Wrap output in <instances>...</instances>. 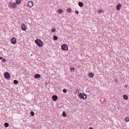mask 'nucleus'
<instances>
[{
	"label": "nucleus",
	"instance_id": "obj_1",
	"mask_svg": "<svg viewBox=\"0 0 129 129\" xmlns=\"http://www.w3.org/2000/svg\"><path fill=\"white\" fill-rule=\"evenodd\" d=\"M35 42L37 45L39 47H41L43 46V43L41 40L37 39L35 41Z\"/></svg>",
	"mask_w": 129,
	"mask_h": 129
},
{
	"label": "nucleus",
	"instance_id": "obj_2",
	"mask_svg": "<svg viewBox=\"0 0 129 129\" xmlns=\"http://www.w3.org/2000/svg\"><path fill=\"white\" fill-rule=\"evenodd\" d=\"M17 5L15 3H12L10 2L9 5V7L11 9H16V8Z\"/></svg>",
	"mask_w": 129,
	"mask_h": 129
},
{
	"label": "nucleus",
	"instance_id": "obj_3",
	"mask_svg": "<svg viewBox=\"0 0 129 129\" xmlns=\"http://www.w3.org/2000/svg\"><path fill=\"white\" fill-rule=\"evenodd\" d=\"M79 96L80 99H86L87 98L86 95L83 93L81 94L80 93L79 95Z\"/></svg>",
	"mask_w": 129,
	"mask_h": 129
},
{
	"label": "nucleus",
	"instance_id": "obj_4",
	"mask_svg": "<svg viewBox=\"0 0 129 129\" xmlns=\"http://www.w3.org/2000/svg\"><path fill=\"white\" fill-rule=\"evenodd\" d=\"M4 76L5 78L7 79H9L10 77V75L9 73L7 72H6L4 73Z\"/></svg>",
	"mask_w": 129,
	"mask_h": 129
},
{
	"label": "nucleus",
	"instance_id": "obj_5",
	"mask_svg": "<svg viewBox=\"0 0 129 129\" xmlns=\"http://www.w3.org/2000/svg\"><path fill=\"white\" fill-rule=\"evenodd\" d=\"M61 49L63 50L67 51L68 49V46L65 44H63L61 46Z\"/></svg>",
	"mask_w": 129,
	"mask_h": 129
},
{
	"label": "nucleus",
	"instance_id": "obj_6",
	"mask_svg": "<svg viewBox=\"0 0 129 129\" xmlns=\"http://www.w3.org/2000/svg\"><path fill=\"white\" fill-rule=\"evenodd\" d=\"M21 28L22 30L24 31L26 30V28L25 25L24 23H22L21 25Z\"/></svg>",
	"mask_w": 129,
	"mask_h": 129
},
{
	"label": "nucleus",
	"instance_id": "obj_7",
	"mask_svg": "<svg viewBox=\"0 0 129 129\" xmlns=\"http://www.w3.org/2000/svg\"><path fill=\"white\" fill-rule=\"evenodd\" d=\"M27 6L29 7H32L33 5V3L31 1H29L28 2Z\"/></svg>",
	"mask_w": 129,
	"mask_h": 129
},
{
	"label": "nucleus",
	"instance_id": "obj_8",
	"mask_svg": "<svg viewBox=\"0 0 129 129\" xmlns=\"http://www.w3.org/2000/svg\"><path fill=\"white\" fill-rule=\"evenodd\" d=\"M11 42L13 44H15L16 42V40L15 38L14 37L11 40Z\"/></svg>",
	"mask_w": 129,
	"mask_h": 129
},
{
	"label": "nucleus",
	"instance_id": "obj_9",
	"mask_svg": "<svg viewBox=\"0 0 129 129\" xmlns=\"http://www.w3.org/2000/svg\"><path fill=\"white\" fill-rule=\"evenodd\" d=\"M57 96L56 95H53L52 96V99L53 101H55L57 99Z\"/></svg>",
	"mask_w": 129,
	"mask_h": 129
},
{
	"label": "nucleus",
	"instance_id": "obj_10",
	"mask_svg": "<svg viewBox=\"0 0 129 129\" xmlns=\"http://www.w3.org/2000/svg\"><path fill=\"white\" fill-rule=\"evenodd\" d=\"M121 6L120 4H118L116 7V9L117 10H119L120 9V7Z\"/></svg>",
	"mask_w": 129,
	"mask_h": 129
},
{
	"label": "nucleus",
	"instance_id": "obj_11",
	"mask_svg": "<svg viewBox=\"0 0 129 129\" xmlns=\"http://www.w3.org/2000/svg\"><path fill=\"white\" fill-rule=\"evenodd\" d=\"M41 77L40 75L39 74H36L34 76V77L36 78H38Z\"/></svg>",
	"mask_w": 129,
	"mask_h": 129
},
{
	"label": "nucleus",
	"instance_id": "obj_12",
	"mask_svg": "<svg viewBox=\"0 0 129 129\" xmlns=\"http://www.w3.org/2000/svg\"><path fill=\"white\" fill-rule=\"evenodd\" d=\"M78 5L80 7H82L83 5V3L81 2H79L78 3Z\"/></svg>",
	"mask_w": 129,
	"mask_h": 129
},
{
	"label": "nucleus",
	"instance_id": "obj_13",
	"mask_svg": "<svg viewBox=\"0 0 129 129\" xmlns=\"http://www.w3.org/2000/svg\"><path fill=\"white\" fill-rule=\"evenodd\" d=\"M89 76L91 78H93L94 76V74L93 73H89Z\"/></svg>",
	"mask_w": 129,
	"mask_h": 129
},
{
	"label": "nucleus",
	"instance_id": "obj_14",
	"mask_svg": "<svg viewBox=\"0 0 129 129\" xmlns=\"http://www.w3.org/2000/svg\"><path fill=\"white\" fill-rule=\"evenodd\" d=\"M123 98L125 100H127L128 99V96L126 95H123Z\"/></svg>",
	"mask_w": 129,
	"mask_h": 129
},
{
	"label": "nucleus",
	"instance_id": "obj_15",
	"mask_svg": "<svg viewBox=\"0 0 129 129\" xmlns=\"http://www.w3.org/2000/svg\"><path fill=\"white\" fill-rule=\"evenodd\" d=\"M67 11L68 12H70V13H71V8H69L68 9H67Z\"/></svg>",
	"mask_w": 129,
	"mask_h": 129
},
{
	"label": "nucleus",
	"instance_id": "obj_16",
	"mask_svg": "<svg viewBox=\"0 0 129 129\" xmlns=\"http://www.w3.org/2000/svg\"><path fill=\"white\" fill-rule=\"evenodd\" d=\"M16 3L17 4H19L21 3V1L20 0H16Z\"/></svg>",
	"mask_w": 129,
	"mask_h": 129
},
{
	"label": "nucleus",
	"instance_id": "obj_17",
	"mask_svg": "<svg viewBox=\"0 0 129 129\" xmlns=\"http://www.w3.org/2000/svg\"><path fill=\"white\" fill-rule=\"evenodd\" d=\"M62 115L64 117H66V114L64 111H63L62 112Z\"/></svg>",
	"mask_w": 129,
	"mask_h": 129
},
{
	"label": "nucleus",
	"instance_id": "obj_18",
	"mask_svg": "<svg viewBox=\"0 0 129 129\" xmlns=\"http://www.w3.org/2000/svg\"><path fill=\"white\" fill-rule=\"evenodd\" d=\"M58 12L60 14H61L63 12V11L61 9H60L58 10Z\"/></svg>",
	"mask_w": 129,
	"mask_h": 129
},
{
	"label": "nucleus",
	"instance_id": "obj_19",
	"mask_svg": "<svg viewBox=\"0 0 129 129\" xmlns=\"http://www.w3.org/2000/svg\"><path fill=\"white\" fill-rule=\"evenodd\" d=\"M53 38L54 40H56L58 39L57 37L56 36H54L53 37Z\"/></svg>",
	"mask_w": 129,
	"mask_h": 129
},
{
	"label": "nucleus",
	"instance_id": "obj_20",
	"mask_svg": "<svg viewBox=\"0 0 129 129\" xmlns=\"http://www.w3.org/2000/svg\"><path fill=\"white\" fill-rule=\"evenodd\" d=\"M4 125L6 127H7L9 126V124L8 123L6 122L5 123Z\"/></svg>",
	"mask_w": 129,
	"mask_h": 129
},
{
	"label": "nucleus",
	"instance_id": "obj_21",
	"mask_svg": "<svg viewBox=\"0 0 129 129\" xmlns=\"http://www.w3.org/2000/svg\"><path fill=\"white\" fill-rule=\"evenodd\" d=\"M18 81L16 80H15L14 81V83L15 84H17L18 83Z\"/></svg>",
	"mask_w": 129,
	"mask_h": 129
},
{
	"label": "nucleus",
	"instance_id": "obj_22",
	"mask_svg": "<svg viewBox=\"0 0 129 129\" xmlns=\"http://www.w3.org/2000/svg\"><path fill=\"white\" fill-rule=\"evenodd\" d=\"M125 120L126 122L129 121V118L128 117H126L125 118Z\"/></svg>",
	"mask_w": 129,
	"mask_h": 129
},
{
	"label": "nucleus",
	"instance_id": "obj_23",
	"mask_svg": "<svg viewBox=\"0 0 129 129\" xmlns=\"http://www.w3.org/2000/svg\"><path fill=\"white\" fill-rule=\"evenodd\" d=\"M30 114H31V115L32 116H34V112L33 111H31V112H30Z\"/></svg>",
	"mask_w": 129,
	"mask_h": 129
},
{
	"label": "nucleus",
	"instance_id": "obj_24",
	"mask_svg": "<svg viewBox=\"0 0 129 129\" xmlns=\"http://www.w3.org/2000/svg\"><path fill=\"white\" fill-rule=\"evenodd\" d=\"M71 71L72 72H74V69L73 68H71L70 69Z\"/></svg>",
	"mask_w": 129,
	"mask_h": 129
},
{
	"label": "nucleus",
	"instance_id": "obj_25",
	"mask_svg": "<svg viewBox=\"0 0 129 129\" xmlns=\"http://www.w3.org/2000/svg\"><path fill=\"white\" fill-rule=\"evenodd\" d=\"M56 31V30L55 29V28H54L53 29H52L51 31L52 33H54Z\"/></svg>",
	"mask_w": 129,
	"mask_h": 129
},
{
	"label": "nucleus",
	"instance_id": "obj_26",
	"mask_svg": "<svg viewBox=\"0 0 129 129\" xmlns=\"http://www.w3.org/2000/svg\"><path fill=\"white\" fill-rule=\"evenodd\" d=\"M63 91L64 93H66L67 91V90L66 89H63Z\"/></svg>",
	"mask_w": 129,
	"mask_h": 129
},
{
	"label": "nucleus",
	"instance_id": "obj_27",
	"mask_svg": "<svg viewBox=\"0 0 129 129\" xmlns=\"http://www.w3.org/2000/svg\"><path fill=\"white\" fill-rule=\"evenodd\" d=\"M76 93L78 94H79V90H77L76 91Z\"/></svg>",
	"mask_w": 129,
	"mask_h": 129
},
{
	"label": "nucleus",
	"instance_id": "obj_28",
	"mask_svg": "<svg viewBox=\"0 0 129 129\" xmlns=\"http://www.w3.org/2000/svg\"><path fill=\"white\" fill-rule=\"evenodd\" d=\"M79 12L77 10H76L75 11V13L76 14H79Z\"/></svg>",
	"mask_w": 129,
	"mask_h": 129
},
{
	"label": "nucleus",
	"instance_id": "obj_29",
	"mask_svg": "<svg viewBox=\"0 0 129 129\" xmlns=\"http://www.w3.org/2000/svg\"><path fill=\"white\" fill-rule=\"evenodd\" d=\"M98 13H102V10H99L98 12Z\"/></svg>",
	"mask_w": 129,
	"mask_h": 129
},
{
	"label": "nucleus",
	"instance_id": "obj_30",
	"mask_svg": "<svg viewBox=\"0 0 129 129\" xmlns=\"http://www.w3.org/2000/svg\"><path fill=\"white\" fill-rule=\"evenodd\" d=\"M2 61L3 62H5V61H6V60L5 59H3L2 60Z\"/></svg>",
	"mask_w": 129,
	"mask_h": 129
},
{
	"label": "nucleus",
	"instance_id": "obj_31",
	"mask_svg": "<svg viewBox=\"0 0 129 129\" xmlns=\"http://www.w3.org/2000/svg\"><path fill=\"white\" fill-rule=\"evenodd\" d=\"M2 59H3V58L2 57H0V60Z\"/></svg>",
	"mask_w": 129,
	"mask_h": 129
},
{
	"label": "nucleus",
	"instance_id": "obj_32",
	"mask_svg": "<svg viewBox=\"0 0 129 129\" xmlns=\"http://www.w3.org/2000/svg\"><path fill=\"white\" fill-rule=\"evenodd\" d=\"M125 87L126 88H127V85H125Z\"/></svg>",
	"mask_w": 129,
	"mask_h": 129
},
{
	"label": "nucleus",
	"instance_id": "obj_33",
	"mask_svg": "<svg viewBox=\"0 0 129 129\" xmlns=\"http://www.w3.org/2000/svg\"><path fill=\"white\" fill-rule=\"evenodd\" d=\"M89 129H93V128H92V127H90L89 128Z\"/></svg>",
	"mask_w": 129,
	"mask_h": 129
}]
</instances>
